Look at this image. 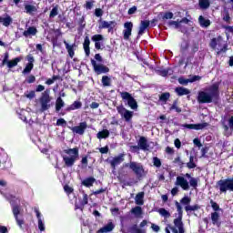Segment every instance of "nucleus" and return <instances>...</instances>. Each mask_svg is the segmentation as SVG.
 I'll list each match as a JSON object with an SVG mask.
<instances>
[{"mask_svg":"<svg viewBox=\"0 0 233 233\" xmlns=\"http://www.w3.org/2000/svg\"><path fill=\"white\" fill-rule=\"evenodd\" d=\"M219 99V84L215 83L209 86L205 91L198 92V102L203 103H214Z\"/></svg>","mask_w":233,"mask_h":233,"instance_id":"nucleus-1","label":"nucleus"},{"mask_svg":"<svg viewBox=\"0 0 233 233\" xmlns=\"http://www.w3.org/2000/svg\"><path fill=\"white\" fill-rule=\"evenodd\" d=\"M175 205L177 208V211L178 212L177 218L174 219V226H169L170 230H172L173 233H185V227L183 225V208L181 207V204L179 202L175 201Z\"/></svg>","mask_w":233,"mask_h":233,"instance_id":"nucleus-2","label":"nucleus"},{"mask_svg":"<svg viewBox=\"0 0 233 233\" xmlns=\"http://www.w3.org/2000/svg\"><path fill=\"white\" fill-rule=\"evenodd\" d=\"M65 153L67 154V156L63 157L66 167H74V163H76L77 157H79V149L76 147L70 148L65 150Z\"/></svg>","mask_w":233,"mask_h":233,"instance_id":"nucleus-3","label":"nucleus"},{"mask_svg":"<svg viewBox=\"0 0 233 233\" xmlns=\"http://www.w3.org/2000/svg\"><path fill=\"white\" fill-rule=\"evenodd\" d=\"M50 101H52V97H50V91L46 90L42 93L40 97L41 112H45L50 108Z\"/></svg>","mask_w":233,"mask_h":233,"instance_id":"nucleus-4","label":"nucleus"},{"mask_svg":"<svg viewBox=\"0 0 233 233\" xmlns=\"http://www.w3.org/2000/svg\"><path fill=\"white\" fill-rule=\"evenodd\" d=\"M120 96H121L123 101H127V105H128V106H130V108L132 110H137V102L136 101L135 98H133V96H132V95H130V93L122 92V93H120Z\"/></svg>","mask_w":233,"mask_h":233,"instance_id":"nucleus-5","label":"nucleus"},{"mask_svg":"<svg viewBox=\"0 0 233 233\" xmlns=\"http://www.w3.org/2000/svg\"><path fill=\"white\" fill-rule=\"evenodd\" d=\"M218 186L219 187L220 192H227V190L233 192V178L219 180Z\"/></svg>","mask_w":233,"mask_h":233,"instance_id":"nucleus-6","label":"nucleus"},{"mask_svg":"<svg viewBox=\"0 0 233 233\" xmlns=\"http://www.w3.org/2000/svg\"><path fill=\"white\" fill-rule=\"evenodd\" d=\"M91 65L94 68V71L97 75L106 74L107 72H110V68H108L107 66H106L103 64H97V62H96V60H94V59H91Z\"/></svg>","mask_w":233,"mask_h":233,"instance_id":"nucleus-7","label":"nucleus"},{"mask_svg":"<svg viewBox=\"0 0 233 233\" xmlns=\"http://www.w3.org/2000/svg\"><path fill=\"white\" fill-rule=\"evenodd\" d=\"M175 185L177 187H180L182 190H190V184H188V180H187L185 177H181V176L177 177Z\"/></svg>","mask_w":233,"mask_h":233,"instance_id":"nucleus-8","label":"nucleus"},{"mask_svg":"<svg viewBox=\"0 0 233 233\" xmlns=\"http://www.w3.org/2000/svg\"><path fill=\"white\" fill-rule=\"evenodd\" d=\"M126 167H129L137 176H143V172H145L143 166L137 162H130L129 164H127Z\"/></svg>","mask_w":233,"mask_h":233,"instance_id":"nucleus-9","label":"nucleus"},{"mask_svg":"<svg viewBox=\"0 0 233 233\" xmlns=\"http://www.w3.org/2000/svg\"><path fill=\"white\" fill-rule=\"evenodd\" d=\"M124 39L128 41V39H130V35H132V28H134V24H132V22H126L124 24Z\"/></svg>","mask_w":233,"mask_h":233,"instance_id":"nucleus-10","label":"nucleus"},{"mask_svg":"<svg viewBox=\"0 0 233 233\" xmlns=\"http://www.w3.org/2000/svg\"><path fill=\"white\" fill-rule=\"evenodd\" d=\"M116 110H117L118 114H120V116H122V117H124V119H126V121H130V119H132V116H133L132 111H129L123 106H117Z\"/></svg>","mask_w":233,"mask_h":233,"instance_id":"nucleus-11","label":"nucleus"},{"mask_svg":"<svg viewBox=\"0 0 233 233\" xmlns=\"http://www.w3.org/2000/svg\"><path fill=\"white\" fill-rule=\"evenodd\" d=\"M88 127L86 122H82L79 126H76L71 127V130L74 134H78L79 136H83L85 134V130Z\"/></svg>","mask_w":233,"mask_h":233,"instance_id":"nucleus-12","label":"nucleus"},{"mask_svg":"<svg viewBox=\"0 0 233 233\" xmlns=\"http://www.w3.org/2000/svg\"><path fill=\"white\" fill-rule=\"evenodd\" d=\"M123 161H125V154L121 153L120 155L113 157V159L110 160L109 163L113 170H116V167H117V165H121Z\"/></svg>","mask_w":233,"mask_h":233,"instance_id":"nucleus-13","label":"nucleus"},{"mask_svg":"<svg viewBox=\"0 0 233 233\" xmlns=\"http://www.w3.org/2000/svg\"><path fill=\"white\" fill-rule=\"evenodd\" d=\"M208 127V123L204 122L200 124H186L184 125L185 128H188L189 130H203V128H207Z\"/></svg>","mask_w":233,"mask_h":233,"instance_id":"nucleus-14","label":"nucleus"},{"mask_svg":"<svg viewBox=\"0 0 233 233\" xmlns=\"http://www.w3.org/2000/svg\"><path fill=\"white\" fill-rule=\"evenodd\" d=\"M116 228V225L112 221H109L106 226L97 230L96 233H108L112 232Z\"/></svg>","mask_w":233,"mask_h":233,"instance_id":"nucleus-15","label":"nucleus"},{"mask_svg":"<svg viewBox=\"0 0 233 233\" xmlns=\"http://www.w3.org/2000/svg\"><path fill=\"white\" fill-rule=\"evenodd\" d=\"M104 39L102 35H95L92 36V41L95 42V48H96V50H101V42L99 41H103Z\"/></svg>","mask_w":233,"mask_h":233,"instance_id":"nucleus-16","label":"nucleus"},{"mask_svg":"<svg viewBox=\"0 0 233 233\" xmlns=\"http://www.w3.org/2000/svg\"><path fill=\"white\" fill-rule=\"evenodd\" d=\"M19 213H20V210H19V207L17 206H15L13 207V214L15 218V220H16V223L17 225H19V227H23V219L19 218Z\"/></svg>","mask_w":233,"mask_h":233,"instance_id":"nucleus-17","label":"nucleus"},{"mask_svg":"<svg viewBox=\"0 0 233 233\" xmlns=\"http://www.w3.org/2000/svg\"><path fill=\"white\" fill-rule=\"evenodd\" d=\"M138 147L141 150H148L149 147L148 142L147 141V138L145 137H141L138 141Z\"/></svg>","mask_w":233,"mask_h":233,"instance_id":"nucleus-18","label":"nucleus"},{"mask_svg":"<svg viewBox=\"0 0 233 233\" xmlns=\"http://www.w3.org/2000/svg\"><path fill=\"white\" fill-rule=\"evenodd\" d=\"M150 26V21L148 20H144L141 21L140 26H139V31H138V35H143L145 34V30Z\"/></svg>","mask_w":233,"mask_h":233,"instance_id":"nucleus-19","label":"nucleus"},{"mask_svg":"<svg viewBox=\"0 0 233 233\" xmlns=\"http://www.w3.org/2000/svg\"><path fill=\"white\" fill-rule=\"evenodd\" d=\"M1 24L4 26H10V25H12V17H10L8 15H6L5 17L0 16V25Z\"/></svg>","mask_w":233,"mask_h":233,"instance_id":"nucleus-20","label":"nucleus"},{"mask_svg":"<svg viewBox=\"0 0 233 233\" xmlns=\"http://www.w3.org/2000/svg\"><path fill=\"white\" fill-rule=\"evenodd\" d=\"M131 214H133L135 218H141V216H143V208H141L139 206H137L131 209Z\"/></svg>","mask_w":233,"mask_h":233,"instance_id":"nucleus-21","label":"nucleus"},{"mask_svg":"<svg viewBox=\"0 0 233 233\" xmlns=\"http://www.w3.org/2000/svg\"><path fill=\"white\" fill-rule=\"evenodd\" d=\"M198 23L202 28H208V25H210V20L205 18L203 15H200L198 17Z\"/></svg>","mask_w":233,"mask_h":233,"instance_id":"nucleus-22","label":"nucleus"},{"mask_svg":"<svg viewBox=\"0 0 233 233\" xmlns=\"http://www.w3.org/2000/svg\"><path fill=\"white\" fill-rule=\"evenodd\" d=\"M84 50H85L86 56L88 57V56H90V38H88V36H86L85 38Z\"/></svg>","mask_w":233,"mask_h":233,"instance_id":"nucleus-23","label":"nucleus"},{"mask_svg":"<svg viewBox=\"0 0 233 233\" xmlns=\"http://www.w3.org/2000/svg\"><path fill=\"white\" fill-rule=\"evenodd\" d=\"M198 6L201 10H207L210 8V0H199Z\"/></svg>","mask_w":233,"mask_h":233,"instance_id":"nucleus-24","label":"nucleus"},{"mask_svg":"<svg viewBox=\"0 0 233 233\" xmlns=\"http://www.w3.org/2000/svg\"><path fill=\"white\" fill-rule=\"evenodd\" d=\"M109 136H110V131H108L107 129H103L102 131H99L96 134L97 139H106V137H109Z\"/></svg>","mask_w":233,"mask_h":233,"instance_id":"nucleus-25","label":"nucleus"},{"mask_svg":"<svg viewBox=\"0 0 233 233\" xmlns=\"http://www.w3.org/2000/svg\"><path fill=\"white\" fill-rule=\"evenodd\" d=\"M175 92L177 96H188L190 94V90L185 87H176Z\"/></svg>","mask_w":233,"mask_h":233,"instance_id":"nucleus-26","label":"nucleus"},{"mask_svg":"<svg viewBox=\"0 0 233 233\" xmlns=\"http://www.w3.org/2000/svg\"><path fill=\"white\" fill-rule=\"evenodd\" d=\"M35 34H37V29L35 27H29L23 33V35L30 37V35H35Z\"/></svg>","mask_w":233,"mask_h":233,"instance_id":"nucleus-27","label":"nucleus"},{"mask_svg":"<svg viewBox=\"0 0 233 233\" xmlns=\"http://www.w3.org/2000/svg\"><path fill=\"white\" fill-rule=\"evenodd\" d=\"M21 59H23V58L16 57V58H14L13 60H9L6 63L7 67L14 68V66H17V65H18V63H20Z\"/></svg>","mask_w":233,"mask_h":233,"instance_id":"nucleus-28","label":"nucleus"},{"mask_svg":"<svg viewBox=\"0 0 233 233\" xmlns=\"http://www.w3.org/2000/svg\"><path fill=\"white\" fill-rule=\"evenodd\" d=\"M94 183H96V178H94V177H88L82 181V185H84V187H92L94 185Z\"/></svg>","mask_w":233,"mask_h":233,"instance_id":"nucleus-29","label":"nucleus"},{"mask_svg":"<svg viewBox=\"0 0 233 233\" xmlns=\"http://www.w3.org/2000/svg\"><path fill=\"white\" fill-rule=\"evenodd\" d=\"M158 74L159 76L166 77V76H172V74H174V70H172V68L160 69L158 70Z\"/></svg>","mask_w":233,"mask_h":233,"instance_id":"nucleus-30","label":"nucleus"},{"mask_svg":"<svg viewBox=\"0 0 233 233\" xmlns=\"http://www.w3.org/2000/svg\"><path fill=\"white\" fill-rule=\"evenodd\" d=\"M129 233H147V230L137 228V225H133L128 229Z\"/></svg>","mask_w":233,"mask_h":233,"instance_id":"nucleus-31","label":"nucleus"},{"mask_svg":"<svg viewBox=\"0 0 233 233\" xmlns=\"http://www.w3.org/2000/svg\"><path fill=\"white\" fill-rule=\"evenodd\" d=\"M143 198H145V193L144 192H139L136 198H135V203L137 205H143Z\"/></svg>","mask_w":233,"mask_h":233,"instance_id":"nucleus-32","label":"nucleus"},{"mask_svg":"<svg viewBox=\"0 0 233 233\" xmlns=\"http://www.w3.org/2000/svg\"><path fill=\"white\" fill-rule=\"evenodd\" d=\"M65 106V101H63V98L59 96L56 101V112H59Z\"/></svg>","mask_w":233,"mask_h":233,"instance_id":"nucleus-33","label":"nucleus"},{"mask_svg":"<svg viewBox=\"0 0 233 233\" xmlns=\"http://www.w3.org/2000/svg\"><path fill=\"white\" fill-rule=\"evenodd\" d=\"M101 26L102 28H110L112 30V28H114L116 26V22L115 21H103L101 23Z\"/></svg>","mask_w":233,"mask_h":233,"instance_id":"nucleus-34","label":"nucleus"},{"mask_svg":"<svg viewBox=\"0 0 233 233\" xmlns=\"http://www.w3.org/2000/svg\"><path fill=\"white\" fill-rule=\"evenodd\" d=\"M64 45H66V48L69 54V56L74 57V46H70L69 44H67L66 40L64 41Z\"/></svg>","mask_w":233,"mask_h":233,"instance_id":"nucleus-35","label":"nucleus"},{"mask_svg":"<svg viewBox=\"0 0 233 233\" xmlns=\"http://www.w3.org/2000/svg\"><path fill=\"white\" fill-rule=\"evenodd\" d=\"M83 106V104L80 101H75L68 108L67 110H77Z\"/></svg>","mask_w":233,"mask_h":233,"instance_id":"nucleus-36","label":"nucleus"},{"mask_svg":"<svg viewBox=\"0 0 233 233\" xmlns=\"http://www.w3.org/2000/svg\"><path fill=\"white\" fill-rule=\"evenodd\" d=\"M25 10L26 14H34V12H37V8L32 5H25Z\"/></svg>","mask_w":233,"mask_h":233,"instance_id":"nucleus-37","label":"nucleus"},{"mask_svg":"<svg viewBox=\"0 0 233 233\" xmlns=\"http://www.w3.org/2000/svg\"><path fill=\"white\" fill-rule=\"evenodd\" d=\"M200 207L199 205H194V206H190V204L188 206L185 207V210L186 212H194L196 210H199Z\"/></svg>","mask_w":233,"mask_h":233,"instance_id":"nucleus-38","label":"nucleus"},{"mask_svg":"<svg viewBox=\"0 0 233 233\" xmlns=\"http://www.w3.org/2000/svg\"><path fill=\"white\" fill-rule=\"evenodd\" d=\"M218 43H223V38H221L220 36L218 38H213L210 43L211 48L215 49L216 46H218Z\"/></svg>","mask_w":233,"mask_h":233,"instance_id":"nucleus-39","label":"nucleus"},{"mask_svg":"<svg viewBox=\"0 0 233 233\" xmlns=\"http://www.w3.org/2000/svg\"><path fill=\"white\" fill-rule=\"evenodd\" d=\"M111 83H112V80L108 76H102L103 86H110Z\"/></svg>","mask_w":233,"mask_h":233,"instance_id":"nucleus-40","label":"nucleus"},{"mask_svg":"<svg viewBox=\"0 0 233 233\" xmlns=\"http://www.w3.org/2000/svg\"><path fill=\"white\" fill-rule=\"evenodd\" d=\"M211 221L213 225H218V221H219V213L218 212L211 213Z\"/></svg>","mask_w":233,"mask_h":233,"instance_id":"nucleus-41","label":"nucleus"},{"mask_svg":"<svg viewBox=\"0 0 233 233\" xmlns=\"http://www.w3.org/2000/svg\"><path fill=\"white\" fill-rule=\"evenodd\" d=\"M34 68V64L32 63H28L25 69L23 70L22 74L26 75V74H30V72H32V69Z\"/></svg>","mask_w":233,"mask_h":233,"instance_id":"nucleus-42","label":"nucleus"},{"mask_svg":"<svg viewBox=\"0 0 233 233\" xmlns=\"http://www.w3.org/2000/svg\"><path fill=\"white\" fill-rule=\"evenodd\" d=\"M198 181H199V178L190 177L189 186L192 187L193 188H198Z\"/></svg>","mask_w":233,"mask_h":233,"instance_id":"nucleus-43","label":"nucleus"},{"mask_svg":"<svg viewBox=\"0 0 233 233\" xmlns=\"http://www.w3.org/2000/svg\"><path fill=\"white\" fill-rule=\"evenodd\" d=\"M191 201H192V198H190L189 197H184L181 198L180 203L181 205H185L186 207H188Z\"/></svg>","mask_w":233,"mask_h":233,"instance_id":"nucleus-44","label":"nucleus"},{"mask_svg":"<svg viewBox=\"0 0 233 233\" xmlns=\"http://www.w3.org/2000/svg\"><path fill=\"white\" fill-rule=\"evenodd\" d=\"M158 213L160 214V216H162L163 218H170V212H168L167 209L165 208H159L158 209Z\"/></svg>","mask_w":233,"mask_h":233,"instance_id":"nucleus-45","label":"nucleus"},{"mask_svg":"<svg viewBox=\"0 0 233 233\" xmlns=\"http://www.w3.org/2000/svg\"><path fill=\"white\" fill-rule=\"evenodd\" d=\"M168 99H170V93H163L159 96V100L163 101L164 103H167V101H168Z\"/></svg>","mask_w":233,"mask_h":233,"instance_id":"nucleus-46","label":"nucleus"},{"mask_svg":"<svg viewBox=\"0 0 233 233\" xmlns=\"http://www.w3.org/2000/svg\"><path fill=\"white\" fill-rule=\"evenodd\" d=\"M221 45H223V47L218 48V54L227 51V44H225V41H223V43H218L217 46H221Z\"/></svg>","mask_w":233,"mask_h":233,"instance_id":"nucleus-47","label":"nucleus"},{"mask_svg":"<svg viewBox=\"0 0 233 233\" xmlns=\"http://www.w3.org/2000/svg\"><path fill=\"white\" fill-rule=\"evenodd\" d=\"M187 168H196V163H194V157H189V162L187 163Z\"/></svg>","mask_w":233,"mask_h":233,"instance_id":"nucleus-48","label":"nucleus"},{"mask_svg":"<svg viewBox=\"0 0 233 233\" xmlns=\"http://www.w3.org/2000/svg\"><path fill=\"white\" fill-rule=\"evenodd\" d=\"M153 165L154 167H157V168H159L161 167V159H159L157 157H154Z\"/></svg>","mask_w":233,"mask_h":233,"instance_id":"nucleus-49","label":"nucleus"},{"mask_svg":"<svg viewBox=\"0 0 233 233\" xmlns=\"http://www.w3.org/2000/svg\"><path fill=\"white\" fill-rule=\"evenodd\" d=\"M25 96L27 97V99H34V97H35V91H27L25 93Z\"/></svg>","mask_w":233,"mask_h":233,"instance_id":"nucleus-50","label":"nucleus"},{"mask_svg":"<svg viewBox=\"0 0 233 233\" xmlns=\"http://www.w3.org/2000/svg\"><path fill=\"white\" fill-rule=\"evenodd\" d=\"M168 25L169 26H175V28H181V24L179 21H170Z\"/></svg>","mask_w":233,"mask_h":233,"instance_id":"nucleus-51","label":"nucleus"},{"mask_svg":"<svg viewBox=\"0 0 233 233\" xmlns=\"http://www.w3.org/2000/svg\"><path fill=\"white\" fill-rule=\"evenodd\" d=\"M174 17V13L172 12H167L164 14L162 19L165 20V19H173Z\"/></svg>","mask_w":233,"mask_h":233,"instance_id":"nucleus-52","label":"nucleus"},{"mask_svg":"<svg viewBox=\"0 0 233 233\" xmlns=\"http://www.w3.org/2000/svg\"><path fill=\"white\" fill-rule=\"evenodd\" d=\"M81 205H82V207H85V205H88V195H86L85 193L83 194Z\"/></svg>","mask_w":233,"mask_h":233,"instance_id":"nucleus-53","label":"nucleus"},{"mask_svg":"<svg viewBox=\"0 0 233 233\" xmlns=\"http://www.w3.org/2000/svg\"><path fill=\"white\" fill-rule=\"evenodd\" d=\"M178 83H179L180 85H185V86H187V85H188V83H190V79H186V78H184V77H179V78H178Z\"/></svg>","mask_w":233,"mask_h":233,"instance_id":"nucleus-54","label":"nucleus"},{"mask_svg":"<svg viewBox=\"0 0 233 233\" xmlns=\"http://www.w3.org/2000/svg\"><path fill=\"white\" fill-rule=\"evenodd\" d=\"M210 205H211L213 210H215V212H218V210H219V205H218V203L214 202V200H210Z\"/></svg>","mask_w":233,"mask_h":233,"instance_id":"nucleus-55","label":"nucleus"},{"mask_svg":"<svg viewBox=\"0 0 233 233\" xmlns=\"http://www.w3.org/2000/svg\"><path fill=\"white\" fill-rule=\"evenodd\" d=\"M38 228L40 232H45V223L43 222V219L38 220Z\"/></svg>","mask_w":233,"mask_h":233,"instance_id":"nucleus-56","label":"nucleus"},{"mask_svg":"<svg viewBox=\"0 0 233 233\" xmlns=\"http://www.w3.org/2000/svg\"><path fill=\"white\" fill-rule=\"evenodd\" d=\"M8 57H9L8 52L5 53L4 60L2 61L3 66H5V65H6L10 61L8 60Z\"/></svg>","mask_w":233,"mask_h":233,"instance_id":"nucleus-57","label":"nucleus"},{"mask_svg":"<svg viewBox=\"0 0 233 233\" xmlns=\"http://www.w3.org/2000/svg\"><path fill=\"white\" fill-rule=\"evenodd\" d=\"M95 15L96 17H101V15H103V10L101 8H96L95 10Z\"/></svg>","mask_w":233,"mask_h":233,"instance_id":"nucleus-58","label":"nucleus"},{"mask_svg":"<svg viewBox=\"0 0 233 233\" xmlns=\"http://www.w3.org/2000/svg\"><path fill=\"white\" fill-rule=\"evenodd\" d=\"M194 145H196V147H198V148H201V147H203V144H201V141L199 140V138H195L193 140Z\"/></svg>","mask_w":233,"mask_h":233,"instance_id":"nucleus-59","label":"nucleus"},{"mask_svg":"<svg viewBox=\"0 0 233 233\" xmlns=\"http://www.w3.org/2000/svg\"><path fill=\"white\" fill-rule=\"evenodd\" d=\"M58 12H57V7H54L51 12H50V17H56V15H57Z\"/></svg>","mask_w":233,"mask_h":233,"instance_id":"nucleus-60","label":"nucleus"},{"mask_svg":"<svg viewBox=\"0 0 233 233\" xmlns=\"http://www.w3.org/2000/svg\"><path fill=\"white\" fill-rule=\"evenodd\" d=\"M170 110H176L177 113L181 112V108L177 107V104L176 102L173 104Z\"/></svg>","mask_w":233,"mask_h":233,"instance_id":"nucleus-61","label":"nucleus"},{"mask_svg":"<svg viewBox=\"0 0 233 233\" xmlns=\"http://www.w3.org/2000/svg\"><path fill=\"white\" fill-rule=\"evenodd\" d=\"M151 228L154 232H159V230H161V228H159V226L156 225V224H152L151 225Z\"/></svg>","mask_w":233,"mask_h":233,"instance_id":"nucleus-62","label":"nucleus"},{"mask_svg":"<svg viewBox=\"0 0 233 233\" xmlns=\"http://www.w3.org/2000/svg\"><path fill=\"white\" fill-rule=\"evenodd\" d=\"M64 189H65V192H66L67 194H72V192H74V189L69 186H65Z\"/></svg>","mask_w":233,"mask_h":233,"instance_id":"nucleus-63","label":"nucleus"},{"mask_svg":"<svg viewBox=\"0 0 233 233\" xmlns=\"http://www.w3.org/2000/svg\"><path fill=\"white\" fill-rule=\"evenodd\" d=\"M228 127L231 130H233V116H231L229 119H228Z\"/></svg>","mask_w":233,"mask_h":233,"instance_id":"nucleus-64","label":"nucleus"}]
</instances>
